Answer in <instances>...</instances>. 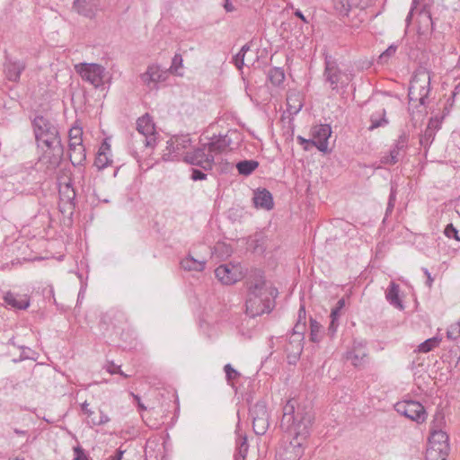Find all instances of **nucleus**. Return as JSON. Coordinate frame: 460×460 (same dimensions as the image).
<instances>
[{"mask_svg":"<svg viewBox=\"0 0 460 460\" xmlns=\"http://www.w3.org/2000/svg\"><path fill=\"white\" fill-rule=\"evenodd\" d=\"M314 420L310 404H299L294 398L283 406L280 428L290 438L284 441L277 451L278 460H299L304 455Z\"/></svg>","mask_w":460,"mask_h":460,"instance_id":"obj_1","label":"nucleus"},{"mask_svg":"<svg viewBox=\"0 0 460 460\" xmlns=\"http://www.w3.org/2000/svg\"><path fill=\"white\" fill-rule=\"evenodd\" d=\"M278 295V289L267 282L262 276H260L249 287L245 303L246 314L251 317H255L264 313H270Z\"/></svg>","mask_w":460,"mask_h":460,"instance_id":"obj_2","label":"nucleus"},{"mask_svg":"<svg viewBox=\"0 0 460 460\" xmlns=\"http://www.w3.org/2000/svg\"><path fill=\"white\" fill-rule=\"evenodd\" d=\"M31 124L38 148L62 143L58 126L49 118L37 115Z\"/></svg>","mask_w":460,"mask_h":460,"instance_id":"obj_3","label":"nucleus"},{"mask_svg":"<svg viewBox=\"0 0 460 460\" xmlns=\"http://www.w3.org/2000/svg\"><path fill=\"white\" fill-rule=\"evenodd\" d=\"M324 81L329 84L332 91H338L339 88L345 89L349 84L352 75L342 71L337 61L328 53H324Z\"/></svg>","mask_w":460,"mask_h":460,"instance_id":"obj_4","label":"nucleus"},{"mask_svg":"<svg viewBox=\"0 0 460 460\" xmlns=\"http://www.w3.org/2000/svg\"><path fill=\"white\" fill-rule=\"evenodd\" d=\"M41 155L39 157L38 164L43 168L46 176L52 177L59 167L64 156V146L62 143L51 146L39 147Z\"/></svg>","mask_w":460,"mask_h":460,"instance_id":"obj_5","label":"nucleus"},{"mask_svg":"<svg viewBox=\"0 0 460 460\" xmlns=\"http://www.w3.org/2000/svg\"><path fill=\"white\" fill-rule=\"evenodd\" d=\"M75 70L84 81L89 83L94 88L103 85L105 68L102 65L83 62L76 64Z\"/></svg>","mask_w":460,"mask_h":460,"instance_id":"obj_6","label":"nucleus"},{"mask_svg":"<svg viewBox=\"0 0 460 460\" xmlns=\"http://www.w3.org/2000/svg\"><path fill=\"white\" fill-rule=\"evenodd\" d=\"M394 410L397 413L407 419L421 424L427 420V411L425 407L419 402L413 400H404L394 404Z\"/></svg>","mask_w":460,"mask_h":460,"instance_id":"obj_7","label":"nucleus"},{"mask_svg":"<svg viewBox=\"0 0 460 460\" xmlns=\"http://www.w3.org/2000/svg\"><path fill=\"white\" fill-rule=\"evenodd\" d=\"M429 92L430 76L425 74L420 76H415L411 82L408 93L410 105L413 102H419L420 105H425Z\"/></svg>","mask_w":460,"mask_h":460,"instance_id":"obj_8","label":"nucleus"},{"mask_svg":"<svg viewBox=\"0 0 460 460\" xmlns=\"http://www.w3.org/2000/svg\"><path fill=\"white\" fill-rule=\"evenodd\" d=\"M183 160L189 164L200 167L203 171L212 170L215 164L214 155L208 152L205 144H202L193 151L187 152Z\"/></svg>","mask_w":460,"mask_h":460,"instance_id":"obj_9","label":"nucleus"},{"mask_svg":"<svg viewBox=\"0 0 460 460\" xmlns=\"http://www.w3.org/2000/svg\"><path fill=\"white\" fill-rule=\"evenodd\" d=\"M137 130L140 136V141L146 147L154 148L156 145L157 133L155 124L148 114H146L137 120Z\"/></svg>","mask_w":460,"mask_h":460,"instance_id":"obj_10","label":"nucleus"},{"mask_svg":"<svg viewBox=\"0 0 460 460\" xmlns=\"http://www.w3.org/2000/svg\"><path fill=\"white\" fill-rule=\"evenodd\" d=\"M191 139L189 134L176 135L167 141V153L163 155L164 161H173L180 154L190 146Z\"/></svg>","mask_w":460,"mask_h":460,"instance_id":"obj_11","label":"nucleus"},{"mask_svg":"<svg viewBox=\"0 0 460 460\" xmlns=\"http://www.w3.org/2000/svg\"><path fill=\"white\" fill-rule=\"evenodd\" d=\"M332 135V128L329 124L316 125L312 128V136L315 147L323 152L328 151V139Z\"/></svg>","mask_w":460,"mask_h":460,"instance_id":"obj_12","label":"nucleus"},{"mask_svg":"<svg viewBox=\"0 0 460 460\" xmlns=\"http://www.w3.org/2000/svg\"><path fill=\"white\" fill-rule=\"evenodd\" d=\"M305 336L299 334H290L287 345L285 346V352L287 353L289 364H295L300 358L303 351V341Z\"/></svg>","mask_w":460,"mask_h":460,"instance_id":"obj_13","label":"nucleus"},{"mask_svg":"<svg viewBox=\"0 0 460 460\" xmlns=\"http://www.w3.org/2000/svg\"><path fill=\"white\" fill-rule=\"evenodd\" d=\"M98 0H75L73 8L86 18H93L98 11Z\"/></svg>","mask_w":460,"mask_h":460,"instance_id":"obj_14","label":"nucleus"},{"mask_svg":"<svg viewBox=\"0 0 460 460\" xmlns=\"http://www.w3.org/2000/svg\"><path fill=\"white\" fill-rule=\"evenodd\" d=\"M252 201L257 208L270 210L274 207L272 194L267 189H257L253 193Z\"/></svg>","mask_w":460,"mask_h":460,"instance_id":"obj_15","label":"nucleus"},{"mask_svg":"<svg viewBox=\"0 0 460 460\" xmlns=\"http://www.w3.org/2000/svg\"><path fill=\"white\" fill-rule=\"evenodd\" d=\"M409 137L410 136L408 132L405 130L401 132L400 136L395 140L392 149L390 150L391 160L396 158L400 161L403 158L408 149Z\"/></svg>","mask_w":460,"mask_h":460,"instance_id":"obj_16","label":"nucleus"},{"mask_svg":"<svg viewBox=\"0 0 460 460\" xmlns=\"http://www.w3.org/2000/svg\"><path fill=\"white\" fill-rule=\"evenodd\" d=\"M231 138L227 135H214L208 143H206L208 152L216 155L223 153L230 145Z\"/></svg>","mask_w":460,"mask_h":460,"instance_id":"obj_17","label":"nucleus"},{"mask_svg":"<svg viewBox=\"0 0 460 460\" xmlns=\"http://www.w3.org/2000/svg\"><path fill=\"white\" fill-rule=\"evenodd\" d=\"M25 69V63L20 60L6 58L4 73L6 78L11 82H18L22 72Z\"/></svg>","mask_w":460,"mask_h":460,"instance_id":"obj_18","label":"nucleus"},{"mask_svg":"<svg viewBox=\"0 0 460 460\" xmlns=\"http://www.w3.org/2000/svg\"><path fill=\"white\" fill-rule=\"evenodd\" d=\"M3 299L12 308L25 310L30 306V298L27 295H19L13 292H6Z\"/></svg>","mask_w":460,"mask_h":460,"instance_id":"obj_19","label":"nucleus"},{"mask_svg":"<svg viewBox=\"0 0 460 460\" xmlns=\"http://www.w3.org/2000/svg\"><path fill=\"white\" fill-rule=\"evenodd\" d=\"M367 358V351L366 346L362 343H358L353 346L350 351L347 352V359L350 360L352 365L356 367H363Z\"/></svg>","mask_w":460,"mask_h":460,"instance_id":"obj_20","label":"nucleus"},{"mask_svg":"<svg viewBox=\"0 0 460 460\" xmlns=\"http://www.w3.org/2000/svg\"><path fill=\"white\" fill-rule=\"evenodd\" d=\"M215 275L217 279L225 285H232L238 280V274L236 270H234L233 268H230L226 264L219 265L215 270Z\"/></svg>","mask_w":460,"mask_h":460,"instance_id":"obj_21","label":"nucleus"},{"mask_svg":"<svg viewBox=\"0 0 460 460\" xmlns=\"http://www.w3.org/2000/svg\"><path fill=\"white\" fill-rule=\"evenodd\" d=\"M141 78L150 88H153L156 83L164 81L166 75L164 72L160 70L159 66H150Z\"/></svg>","mask_w":460,"mask_h":460,"instance_id":"obj_22","label":"nucleus"},{"mask_svg":"<svg viewBox=\"0 0 460 460\" xmlns=\"http://www.w3.org/2000/svg\"><path fill=\"white\" fill-rule=\"evenodd\" d=\"M442 450H449L448 436L440 429H432L429 437V446Z\"/></svg>","mask_w":460,"mask_h":460,"instance_id":"obj_23","label":"nucleus"},{"mask_svg":"<svg viewBox=\"0 0 460 460\" xmlns=\"http://www.w3.org/2000/svg\"><path fill=\"white\" fill-rule=\"evenodd\" d=\"M399 293L400 286L394 281H391L385 291V298L394 308L402 310L404 305L402 299L400 298Z\"/></svg>","mask_w":460,"mask_h":460,"instance_id":"obj_24","label":"nucleus"},{"mask_svg":"<svg viewBox=\"0 0 460 460\" xmlns=\"http://www.w3.org/2000/svg\"><path fill=\"white\" fill-rule=\"evenodd\" d=\"M206 260H197L188 255L181 261V267L187 271H203L206 266Z\"/></svg>","mask_w":460,"mask_h":460,"instance_id":"obj_25","label":"nucleus"},{"mask_svg":"<svg viewBox=\"0 0 460 460\" xmlns=\"http://www.w3.org/2000/svg\"><path fill=\"white\" fill-rule=\"evenodd\" d=\"M69 160L74 166L83 165L86 160L85 148L83 144L69 147Z\"/></svg>","mask_w":460,"mask_h":460,"instance_id":"obj_26","label":"nucleus"},{"mask_svg":"<svg viewBox=\"0 0 460 460\" xmlns=\"http://www.w3.org/2000/svg\"><path fill=\"white\" fill-rule=\"evenodd\" d=\"M259 167V162L255 160H242L236 164L238 173L243 176L251 175Z\"/></svg>","mask_w":460,"mask_h":460,"instance_id":"obj_27","label":"nucleus"},{"mask_svg":"<svg viewBox=\"0 0 460 460\" xmlns=\"http://www.w3.org/2000/svg\"><path fill=\"white\" fill-rule=\"evenodd\" d=\"M249 414L251 419L269 418L266 402L264 400H259L255 404L250 407Z\"/></svg>","mask_w":460,"mask_h":460,"instance_id":"obj_28","label":"nucleus"},{"mask_svg":"<svg viewBox=\"0 0 460 460\" xmlns=\"http://www.w3.org/2000/svg\"><path fill=\"white\" fill-rule=\"evenodd\" d=\"M49 176L45 175V172H40L36 168L31 167L26 177L22 181L27 184H39L44 181Z\"/></svg>","mask_w":460,"mask_h":460,"instance_id":"obj_29","label":"nucleus"},{"mask_svg":"<svg viewBox=\"0 0 460 460\" xmlns=\"http://www.w3.org/2000/svg\"><path fill=\"white\" fill-rule=\"evenodd\" d=\"M110 151V146L106 143L102 145L101 147V150L98 152V155L94 161V165L99 169L102 170L111 164V160L109 159L107 155V152Z\"/></svg>","mask_w":460,"mask_h":460,"instance_id":"obj_30","label":"nucleus"},{"mask_svg":"<svg viewBox=\"0 0 460 460\" xmlns=\"http://www.w3.org/2000/svg\"><path fill=\"white\" fill-rule=\"evenodd\" d=\"M267 76L274 86H279L285 80V72L281 67H272L268 71Z\"/></svg>","mask_w":460,"mask_h":460,"instance_id":"obj_31","label":"nucleus"},{"mask_svg":"<svg viewBox=\"0 0 460 460\" xmlns=\"http://www.w3.org/2000/svg\"><path fill=\"white\" fill-rule=\"evenodd\" d=\"M334 9L341 16H349L353 12V4L350 0H334Z\"/></svg>","mask_w":460,"mask_h":460,"instance_id":"obj_32","label":"nucleus"},{"mask_svg":"<svg viewBox=\"0 0 460 460\" xmlns=\"http://www.w3.org/2000/svg\"><path fill=\"white\" fill-rule=\"evenodd\" d=\"M449 450H442L441 448H434L428 447L426 451V460H447Z\"/></svg>","mask_w":460,"mask_h":460,"instance_id":"obj_33","label":"nucleus"},{"mask_svg":"<svg viewBox=\"0 0 460 460\" xmlns=\"http://www.w3.org/2000/svg\"><path fill=\"white\" fill-rule=\"evenodd\" d=\"M249 445L247 443V438H239L236 442V452L234 454V460H245Z\"/></svg>","mask_w":460,"mask_h":460,"instance_id":"obj_34","label":"nucleus"},{"mask_svg":"<svg viewBox=\"0 0 460 460\" xmlns=\"http://www.w3.org/2000/svg\"><path fill=\"white\" fill-rule=\"evenodd\" d=\"M83 130L80 127H73L68 132L69 144L68 147H75V146H81L83 144Z\"/></svg>","mask_w":460,"mask_h":460,"instance_id":"obj_35","label":"nucleus"},{"mask_svg":"<svg viewBox=\"0 0 460 460\" xmlns=\"http://www.w3.org/2000/svg\"><path fill=\"white\" fill-rule=\"evenodd\" d=\"M385 110L382 109L380 112L378 113V116L376 113H374L370 117L371 125L369 127V130H373L375 128H377L379 127H384L388 124V120L385 118Z\"/></svg>","mask_w":460,"mask_h":460,"instance_id":"obj_36","label":"nucleus"},{"mask_svg":"<svg viewBox=\"0 0 460 460\" xmlns=\"http://www.w3.org/2000/svg\"><path fill=\"white\" fill-rule=\"evenodd\" d=\"M322 325L314 318H310V341L319 342L322 340Z\"/></svg>","mask_w":460,"mask_h":460,"instance_id":"obj_37","label":"nucleus"},{"mask_svg":"<svg viewBox=\"0 0 460 460\" xmlns=\"http://www.w3.org/2000/svg\"><path fill=\"white\" fill-rule=\"evenodd\" d=\"M252 429L256 435H264L269 428V418L252 419Z\"/></svg>","mask_w":460,"mask_h":460,"instance_id":"obj_38","label":"nucleus"},{"mask_svg":"<svg viewBox=\"0 0 460 460\" xmlns=\"http://www.w3.org/2000/svg\"><path fill=\"white\" fill-rule=\"evenodd\" d=\"M441 341V339L438 337H432L425 341L421 342L418 346V351L421 353H428L431 351L434 348L438 347L439 345V342Z\"/></svg>","mask_w":460,"mask_h":460,"instance_id":"obj_39","label":"nucleus"},{"mask_svg":"<svg viewBox=\"0 0 460 460\" xmlns=\"http://www.w3.org/2000/svg\"><path fill=\"white\" fill-rule=\"evenodd\" d=\"M19 349H21V354H20L19 358L12 359V361L13 363L16 364V363H19V362H22V361H24L27 359H32V360L36 359V357H35L36 352L33 351L31 348L22 344V346H20Z\"/></svg>","mask_w":460,"mask_h":460,"instance_id":"obj_40","label":"nucleus"},{"mask_svg":"<svg viewBox=\"0 0 460 460\" xmlns=\"http://www.w3.org/2000/svg\"><path fill=\"white\" fill-rule=\"evenodd\" d=\"M398 45L395 43L391 44L385 51L378 57L377 63L380 65L387 64L389 59L395 54Z\"/></svg>","mask_w":460,"mask_h":460,"instance_id":"obj_41","label":"nucleus"},{"mask_svg":"<svg viewBox=\"0 0 460 460\" xmlns=\"http://www.w3.org/2000/svg\"><path fill=\"white\" fill-rule=\"evenodd\" d=\"M435 138V132L429 125L423 134L420 135V144L424 147H429Z\"/></svg>","mask_w":460,"mask_h":460,"instance_id":"obj_42","label":"nucleus"},{"mask_svg":"<svg viewBox=\"0 0 460 460\" xmlns=\"http://www.w3.org/2000/svg\"><path fill=\"white\" fill-rule=\"evenodd\" d=\"M212 253H216L220 256H230L232 253V248L229 244L225 243H217L214 246Z\"/></svg>","mask_w":460,"mask_h":460,"instance_id":"obj_43","label":"nucleus"},{"mask_svg":"<svg viewBox=\"0 0 460 460\" xmlns=\"http://www.w3.org/2000/svg\"><path fill=\"white\" fill-rule=\"evenodd\" d=\"M460 337V320L451 324L447 331V338L451 341H456Z\"/></svg>","mask_w":460,"mask_h":460,"instance_id":"obj_44","label":"nucleus"},{"mask_svg":"<svg viewBox=\"0 0 460 460\" xmlns=\"http://www.w3.org/2000/svg\"><path fill=\"white\" fill-rule=\"evenodd\" d=\"M182 57L181 54H175L172 60L170 71L175 75H181L179 69L182 66Z\"/></svg>","mask_w":460,"mask_h":460,"instance_id":"obj_45","label":"nucleus"},{"mask_svg":"<svg viewBox=\"0 0 460 460\" xmlns=\"http://www.w3.org/2000/svg\"><path fill=\"white\" fill-rule=\"evenodd\" d=\"M444 234L447 238H453L458 242H460V236L458 234V230L454 226L452 223L446 226L444 230Z\"/></svg>","mask_w":460,"mask_h":460,"instance_id":"obj_46","label":"nucleus"},{"mask_svg":"<svg viewBox=\"0 0 460 460\" xmlns=\"http://www.w3.org/2000/svg\"><path fill=\"white\" fill-rule=\"evenodd\" d=\"M224 370H225V373H226V377L227 382H231V381L236 379L240 376L239 372H237L231 366V364H226L224 367Z\"/></svg>","mask_w":460,"mask_h":460,"instance_id":"obj_47","label":"nucleus"},{"mask_svg":"<svg viewBox=\"0 0 460 460\" xmlns=\"http://www.w3.org/2000/svg\"><path fill=\"white\" fill-rule=\"evenodd\" d=\"M344 306L345 300L341 298L336 303V305L332 309L330 317L333 319H339L341 312L344 308Z\"/></svg>","mask_w":460,"mask_h":460,"instance_id":"obj_48","label":"nucleus"},{"mask_svg":"<svg viewBox=\"0 0 460 460\" xmlns=\"http://www.w3.org/2000/svg\"><path fill=\"white\" fill-rule=\"evenodd\" d=\"M110 421V418L107 414H105L102 411H100V415L98 417L92 418L91 423L93 426H102Z\"/></svg>","mask_w":460,"mask_h":460,"instance_id":"obj_49","label":"nucleus"},{"mask_svg":"<svg viewBox=\"0 0 460 460\" xmlns=\"http://www.w3.org/2000/svg\"><path fill=\"white\" fill-rule=\"evenodd\" d=\"M75 460H91L90 456L85 453L84 449L80 446L74 447Z\"/></svg>","mask_w":460,"mask_h":460,"instance_id":"obj_50","label":"nucleus"},{"mask_svg":"<svg viewBox=\"0 0 460 460\" xmlns=\"http://www.w3.org/2000/svg\"><path fill=\"white\" fill-rule=\"evenodd\" d=\"M291 101H293V98L292 96H288V99H287V104H288V111L292 114V115H296L297 114L300 110L302 109V103L299 102L297 105H292L291 104Z\"/></svg>","mask_w":460,"mask_h":460,"instance_id":"obj_51","label":"nucleus"},{"mask_svg":"<svg viewBox=\"0 0 460 460\" xmlns=\"http://www.w3.org/2000/svg\"><path fill=\"white\" fill-rule=\"evenodd\" d=\"M190 179L194 181H203L207 179V174L202 170L191 168Z\"/></svg>","mask_w":460,"mask_h":460,"instance_id":"obj_52","label":"nucleus"},{"mask_svg":"<svg viewBox=\"0 0 460 460\" xmlns=\"http://www.w3.org/2000/svg\"><path fill=\"white\" fill-rule=\"evenodd\" d=\"M107 371L111 374V375H114V374H119L124 377H128V375H126L121 369H120V366L119 365H116L115 363L113 362H110L109 365L107 366Z\"/></svg>","mask_w":460,"mask_h":460,"instance_id":"obj_53","label":"nucleus"},{"mask_svg":"<svg viewBox=\"0 0 460 460\" xmlns=\"http://www.w3.org/2000/svg\"><path fill=\"white\" fill-rule=\"evenodd\" d=\"M4 335L7 340V341L5 343L7 346L12 345V346L19 349L20 346H22L23 344L20 341H18L17 336H15V335L9 336V335H7V333L5 332H4Z\"/></svg>","mask_w":460,"mask_h":460,"instance_id":"obj_54","label":"nucleus"},{"mask_svg":"<svg viewBox=\"0 0 460 460\" xmlns=\"http://www.w3.org/2000/svg\"><path fill=\"white\" fill-rule=\"evenodd\" d=\"M244 56L243 53L238 52L233 57V62L237 69L241 70L244 65Z\"/></svg>","mask_w":460,"mask_h":460,"instance_id":"obj_55","label":"nucleus"},{"mask_svg":"<svg viewBox=\"0 0 460 460\" xmlns=\"http://www.w3.org/2000/svg\"><path fill=\"white\" fill-rule=\"evenodd\" d=\"M338 320L339 319L331 318V323H330L329 327H328V335L330 337H333L334 334L337 332V328L339 326Z\"/></svg>","mask_w":460,"mask_h":460,"instance_id":"obj_56","label":"nucleus"},{"mask_svg":"<svg viewBox=\"0 0 460 460\" xmlns=\"http://www.w3.org/2000/svg\"><path fill=\"white\" fill-rule=\"evenodd\" d=\"M305 329V323H297L296 322V325L293 328V331H292L291 334H297L298 333L299 336H304Z\"/></svg>","mask_w":460,"mask_h":460,"instance_id":"obj_57","label":"nucleus"},{"mask_svg":"<svg viewBox=\"0 0 460 460\" xmlns=\"http://www.w3.org/2000/svg\"><path fill=\"white\" fill-rule=\"evenodd\" d=\"M88 405L89 404L86 402L82 403L81 411H83L84 414L87 415V417L90 418V420H91L92 418H94L96 416L94 415V411L88 408Z\"/></svg>","mask_w":460,"mask_h":460,"instance_id":"obj_58","label":"nucleus"},{"mask_svg":"<svg viewBox=\"0 0 460 460\" xmlns=\"http://www.w3.org/2000/svg\"><path fill=\"white\" fill-rule=\"evenodd\" d=\"M131 395L134 399V402H136L137 404V410L139 412L141 411H146V407L144 405V403L141 402V398L139 395L137 394H135L133 393H131Z\"/></svg>","mask_w":460,"mask_h":460,"instance_id":"obj_59","label":"nucleus"},{"mask_svg":"<svg viewBox=\"0 0 460 460\" xmlns=\"http://www.w3.org/2000/svg\"><path fill=\"white\" fill-rule=\"evenodd\" d=\"M380 162L384 164L394 165V164H397L399 162V160L396 158H394V160H391V153H389V155H384L383 157H381Z\"/></svg>","mask_w":460,"mask_h":460,"instance_id":"obj_60","label":"nucleus"},{"mask_svg":"<svg viewBox=\"0 0 460 460\" xmlns=\"http://www.w3.org/2000/svg\"><path fill=\"white\" fill-rule=\"evenodd\" d=\"M125 450H122L120 447L118 448L113 455L110 456L107 460H121Z\"/></svg>","mask_w":460,"mask_h":460,"instance_id":"obj_61","label":"nucleus"},{"mask_svg":"<svg viewBox=\"0 0 460 460\" xmlns=\"http://www.w3.org/2000/svg\"><path fill=\"white\" fill-rule=\"evenodd\" d=\"M305 318H306V312L305 305H302L298 310V319L297 323H305Z\"/></svg>","mask_w":460,"mask_h":460,"instance_id":"obj_62","label":"nucleus"},{"mask_svg":"<svg viewBox=\"0 0 460 460\" xmlns=\"http://www.w3.org/2000/svg\"><path fill=\"white\" fill-rule=\"evenodd\" d=\"M296 141L301 145V146H304V145H314L315 146V143L314 142V140L312 139H306L301 136H297L296 137Z\"/></svg>","mask_w":460,"mask_h":460,"instance_id":"obj_63","label":"nucleus"},{"mask_svg":"<svg viewBox=\"0 0 460 460\" xmlns=\"http://www.w3.org/2000/svg\"><path fill=\"white\" fill-rule=\"evenodd\" d=\"M223 6L227 13L233 12L234 10L233 4L229 0H224Z\"/></svg>","mask_w":460,"mask_h":460,"instance_id":"obj_64","label":"nucleus"}]
</instances>
